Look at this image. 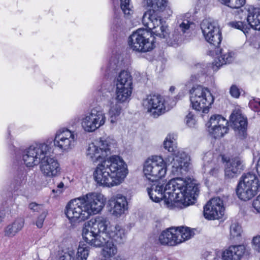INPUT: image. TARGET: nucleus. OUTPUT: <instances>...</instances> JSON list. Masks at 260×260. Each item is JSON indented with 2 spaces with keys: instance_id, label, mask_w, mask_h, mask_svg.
I'll return each mask as SVG.
<instances>
[{
  "instance_id": "1",
  "label": "nucleus",
  "mask_w": 260,
  "mask_h": 260,
  "mask_svg": "<svg viewBox=\"0 0 260 260\" xmlns=\"http://www.w3.org/2000/svg\"><path fill=\"white\" fill-rule=\"evenodd\" d=\"M82 237L91 246H103L102 254L105 257H110L117 253V248L112 240L120 243L125 235L124 230L120 225L112 224L107 217L98 216L84 224Z\"/></svg>"
},
{
  "instance_id": "2",
  "label": "nucleus",
  "mask_w": 260,
  "mask_h": 260,
  "mask_svg": "<svg viewBox=\"0 0 260 260\" xmlns=\"http://www.w3.org/2000/svg\"><path fill=\"white\" fill-rule=\"evenodd\" d=\"M198 184L186 182L180 178L170 180L164 187L162 185L153 184L147 188L150 199L153 202H161V206L169 209H182L190 205L199 193Z\"/></svg>"
},
{
  "instance_id": "3",
  "label": "nucleus",
  "mask_w": 260,
  "mask_h": 260,
  "mask_svg": "<svg viewBox=\"0 0 260 260\" xmlns=\"http://www.w3.org/2000/svg\"><path fill=\"white\" fill-rule=\"evenodd\" d=\"M53 153L52 140L47 139L42 142L33 143L23 152L22 160L27 167L40 164V171L46 177L53 178L60 172L57 160L51 156Z\"/></svg>"
},
{
  "instance_id": "4",
  "label": "nucleus",
  "mask_w": 260,
  "mask_h": 260,
  "mask_svg": "<svg viewBox=\"0 0 260 260\" xmlns=\"http://www.w3.org/2000/svg\"><path fill=\"white\" fill-rule=\"evenodd\" d=\"M127 173V165L122 158L113 155L97 165L93 177L99 185L110 187L121 183Z\"/></svg>"
},
{
  "instance_id": "5",
  "label": "nucleus",
  "mask_w": 260,
  "mask_h": 260,
  "mask_svg": "<svg viewBox=\"0 0 260 260\" xmlns=\"http://www.w3.org/2000/svg\"><path fill=\"white\" fill-rule=\"evenodd\" d=\"M259 186V179L255 173H244L236 188L237 195L241 200L248 201L257 193Z\"/></svg>"
},
{
  "instance_id": "6",
  "label": "nucleus",
  "mask_w": 260,
  "mask_h": 260,
  "mask_svg": "<svg viewBox=\"0 0 260 260\" xmlns=\"http://www.w3.org/2000/svg\"><path fill=\"white\" fill-rule=\"evenodd\" d=\"M189 93L192 108L204 113H208L214 101L209 89L201 85H197L192 87Z\"/></svg>"
},
{
  "instance_id": "7",
  "label": "nucleus",
  "mask_w": 260,
  "mask_h": 260,
  "mask_svg": "<svg viewBox=\"0 0 260 260\" xmlns=\"http://www.w3.org/2000/svg\"><path fill=\"white\" fill-rule=\"evenodd\" d=\"M152 33L146 29L140 28L134 32L129 37L128 45L134 51L138 52L150 51L153 48Z\"/></svg>"
},
{
  "instance_id": "8",
  "label": "nucleus",
  "mask_w": 260,
  "mask_h": 260,
  "mask_svg": "<svg viewBox=\"0 0 260 260\" xmlns=\"http://www.w3.org/2000/svg\"><path fill=\"white\" fill-rule=\"evenodd\" d=\"M52 140V146L62 152H67L72 149L76 145L77 134L67 128L57 130Z\"/></svg>"
},
{
  "instance_id": "9",
  "label": "nucleus",
  "mask_w": 260,
  "mask_h": 260,
  "mask_svg": "<svg viewBox=\"0 0 260 260\" xmlns=\"http://www.w3.org/2000/svg\"><path fill=\"white\" fill-rule=\"evenodd\" d=\"M167 172L166 164L161 156H155L147 159L144 165L143 172L146 178L154 182L165 176Z\"/></svg>"
},
{
  "instance_id": "10",
  "label": "nucleus",
  "mask_w": 260,
  "mask_h": 260,
  "mask_svg": "<svg viewBox=\"0 0 260 260\" xmlns=\"http://www.w3.org/2000/svg\"><path fill=\"white\" fill-rule=\"evenodd\" d=\"M106 120L103 109L97 106L84 115L81 120V126L85 132H93L103 125Z\"/></svg>"
},
{
  "instance_id": "11",
  "label": "nucleus",
  "mask_w": 260,
  "mask_h": 260,
  "mask_svg": "<svg viewBox=\"0 0 260 260\" xmlns=\"http://www.w3.org/2000/svg\"><path fill=\"white\" fill-rule=\"evenodd\" d=\"M200 26L206 41L212 48L219 46L222 36L218 23L210 18L205 19L202 21Z\"/></svg>"
},
{
  "instance_id": "12",
  "label": "nucleus",
  "mask_w": 260,
  "mask_h": 260,
  "mask_svg": "<svg viewBox=\"0 0 260 260\" xmlns=\"http://www.w3.org/2000/svg\"><path fill=\"white\" fill-rule=\"evenodd\" d=\"M65 214L71 222L85 221L89 217L81 197L71 200L68 203Z\"/></svg>"
},
{
  "instance_id": "13",
  "label": "nucleus",
  "mask_w": 260,
  "mask_h": 260,
  "mask_svg": "<svg viewBox=\"0 0 260 260\" xmlns=\"http://www.w3.org/2000/svg\"><path fill=\"white\" fill-rule=\"evenodd\" d=\"M229 24L231 27L242 30L245 35L251 28L260 30V9L256 8L248 9L247 23L242 21H232Z\"/></svg>"
},
{
  "instance_id": "14",
  "label": "nucleus",
  "mask_w": 260,
  "mask_h": 260,
  "mask_svg": "<svg viewBox=\"0 0 260 260\" xmlns=\"http://www.w3.org/2000/svg\"><path fill=\"white\" fill-rule=\"evenodd\" d=\"M142 106L154 117H157L166 111L164 98L158 94H150L144 99Z\"/></svg>"
},
{
  "instance_id": "15",
  "label": "nucleus",
  "mask_w": 260,
  "mask_h": 260,
  "mask_svg": "<svg viewBox=\"0 0 260 260\" xmlns=\"http://www.w3.org/2000/svg\"><path fill=\"white\" fill-rule=\"evenodd\" d=\"M89 216L99 213L105 206L106 199L102 194L90 192L81 197Z\"/></svg>"
},
{
  "instance_id": "16",
  "label": "nucleus",
  "mask_w": 260,
  "mask_h": 260,
  "mask_svg": "<svg viewBox=\"0 0 260 260\" xmlns=\"http://www.w3.org/2000/svg\"><path fill=\"white\" fill-rule=\"evenodd\" d=\"M111 145L107 140L101 139L100 141L89 144L86 150L87 156L93 162L107 157L111 153Z\"/></svg>"
},
{
  "instance_id": "17",
  "label": "nucleus",
  "mask_w": 260,
  "mask_h": 260,
  "mask_svg": "<svg viewBox=\"0 0 260 260\" xmlns=\"http://www.w3.org/2000/svg\"><path fill=\"white\" fill-rule=\"evenodd\" d=\"M147 14H145L143 18V22L147 30H153L152 32L156 36L161 38H165L168 35V28L162 24V19L155 14L149 15L146 21Z\"/></svg>"
},
{
  "instance_id": "18",
  "label": "nucleus",
  "mask_w": 260,
  "mask_h": 260,
  "mask_svg": "<svg viewBox=\"0 0 260 260\" xmlns=\"http://www.w3.org/2000/svg\"><path fill=\"white\" fill-rule=\"evenodd\" d=\"M165 162L166 167L172 165V172L177 174H182L188 166L187 155L183 151H178L176 153L168 156Z\"/></svg>"
},
{
  "instance_id": "19",
  "label": "nucleus",
  "mask_w": 260,
  "mask_h": 260,
  "mask_svg": "<svg viewBox=\"0 0 260 260\" xmlns=\"http://www.w3.org/2000/svg\"><path fill=\"white\" fill-rule=\"evenodd\" d=\"M224 208L222 201L218 197L212 198L204 207V215L208 219L220 218L223 214Z\"/></svg>"
},
{
  "instance_id": "20",
  "label": "nucleus",
  "mask_w": 260,
  "mask_h": 260,
  "mask_svg": "<svg viewBox=\"0 0 260 260\" xmlns=\"http://www.w3.org/2000/svg\"><path fill=\"white\" fill-rule=\"evenodd\" d=\"M218 47H216L211 50L212 55L216 56L213 62L214 70H217L223 64L232 62L235 58L234 52L226 48H219Z\"/></svg>"
},
{
  "instance_id": "21",
  "label": "nucleus",
  "mask_w": 260,
  "mask_h": 260,
  "mask_svg": "<svg viewBox=\"0 0 260 260\" xmlns=\"http://www.w3.org/2000/svg\"><path fill=\"white\" fill-rule=\"evenodd\" d=\"M191 24V23L186 19L178 20V26L172 34L169 41L171 46L178 45L182 42L184 39L183 34L189 29Z\"/></svg>"
},
{
  "instance_id": "22",
  "label": "nucleus",
  "mask_w": 260,
  "mask_h": 260,
  "mask_svg": "<svg viewBox=\"0 0 260 260\" xmlns=\"http://www.w3.org/2000/svg\"><path fill=\"white\" fill-rule=\"evenodd\" d=\"M244 245H231L222 252V260H241L245 252Z\"/></svg>"
},
{
  "instance_id": "23",
  "label": "nucleus",
  "mask_w": 260,
  "mask_h": 260,
  "mask_svg": "<svg viewBox=\"0 0 260 260\" xmlns=\"http://www.w3.org/2000/svg\"><path fill=\"white\" fill-rule=\"evenodd\" d=\"M158 241L163 245L173 246L178 244L175 228L172 227L162 231L159 236Z\"/></svg>"
},
{
  "instance_id": "24",
  "label": "nucleus",
  "mask_w": 260,
  "mask_h": 260,
  "mask_svg": "<svg viewBox=\"0 0 260 260\" xmlns=\"http://www.w3.org/2000/svg\"><path fill=\"white\" fill-rule=\"evenodd\" d=\"M111 202L113 203V206L111 210L113 215L118 217L124 213L127 205L126 199L125 197L121 194H117L113 201H111Z\"/></svg>"
},
{
  "instance_id": "25",
  "label": "nucleus",
  "mask_w": 260,
  "mask_h": 260,
  "mask_svg": "<svg viewBox=\"0 0 260 260\" xmlns=\"http://www.w3.org/2000/svg\"><path fill=\"white\" fill-rule=\"evenodd\" d=\"M243 169V166L240 160L232 159L226 163L225 176L228 178H233L237 176V174L240 173Z\"/></svg>"
},
{
  "instance_id": "26",
  "label": "nucleus",
  "mask_w": 260,
  "mask_h": 260,
  "mask_svg": "<svg viewBox=\"0 0 260 260\" xmlns=\"http://www.w3.org/2000/svg\"><path fill=\"white\" fill-rule=\"evenodd\" d=\"M122 61L120 60L119 56L115 55L112 56L105 67H102V71L104 70V74L105 76H109L114 74L117 71L122 67Z\"/></svg>"
},
{
  "instance_id": "27",
  "label": "nucleus",
  "mask_w": 260,
  "mask_h": 260,
  "mask_svg": "<svg viewBox=\"0 0 260 260\" xmlns=\"http://www.w3.org/2000/svg\"><path fill=\"white\" fill-rule=\"evenodd\" d=\"M120 103L114 102L113 98H111L107 102V106L109 107L108 115L111 123H115L121 112V107Z\"/></svg>"
},
{
  "instance_id": "28",
  "label": "nucleus",
  "mask_w": 260,
  "mask_h": 260,
  "mask_svg": "<svg viewBox=\"0 0 260 260\" xmlns=\"http://www.w3.org/2000/svg\"><path fill=\"white\" fill-rule=\"evenodd\" d=\"M230 120L233 123L235 129L244 132L247 126V119L239 111H234L230 116Z\"/></svg>"
},
{
  "instance_id": "29",
  "label": "nucleus",
  "mask_w": 260,
  "mask_h": 260,
  "mask_svg": "<svg viewBox=\"0 0 260 260\" xmlns=\"http://www.w3.org/2000/svg\"><path fill=\"white\" fill-rule=\"evenodd\" d=\"M24 225V220L22 218H18L12 223L8 224L4 229L5 236L9 238L14 237L22 229Z\"/></svg>"
},
{
  "instance_id": "30",
  "label": "nucleus",
  "mask_w": 260,
  "mask_h": 260,
  "mask_svg": "<svg viewBox=\"0 0 260 260\" xmlns=\"http://www.w3.org/2000/svg\"><path fill=\"white\" fill-rule=\"evenodd\" d=\"M116 87H133L132 77L130 73L126 71H121L116 78Z\"/></svg>"
},
{
  "instance_id": "31",
  "label": "nucleus",
  "mask_w": 260,
  "mask_h": 260,
  "mask_svg": "<svg viewBox=\"0 0 260 260\" xmlns=\"http://www.w3.org/2000/svg\"><path fill=\"white\" fill-rule=\"evenodd\" d=\"M133 87H116L115 100L118 103H123L128 101L132 93Z\"/></svg>"
},
{
  "instance_id": "32",
  "label": "nucleus",
  "mask_w": 260,
  "mask_h": 260,
  "mask_svg": "<svg viewBox=\"0 0 260 260\" xmlns=\"http://www.w3.org/2000/svg\"><path fill=\"white\" fill-rule=\"evenodd\" d=\"M175 229L178 244L190 239L194 234L193 230L188 227L180 226Z\"/></svg>"
},
{
  "instance_id": "33",
  "label": "nucleus",
  "mask_w": 260,
  "mask_h": 260,
  "mask_svg": "<svg viewBox=\"0 0 260 260\" xmlns=\"http://www.w3.org/2000/svg\"><path fill=\"white\" fill-rule=\"evenodd\" d=\"M206 125L208 128L216 126H228V121L221 115H214L210 117Z\"/></svg>"
},
{
  "instance_id": "34",
  "label": "nucleus",
  "mask_w": 260,
  "mask_h": 260,
  "mask_svg": "<svg viewBox=\"0 0 260 260\" xmlns=\"http://www.w3.org/2000/svg\"><path fill=\"white\" fill-rule=\"evenodd\" d=\"M221 158V160L223 159V156H218V158L215 160V156L213 152L211 151H208L205 153L203 157V169L204 172L205 173L207 171L208 167L213 165L214 162H216L217 160H219Z\"/></svg>"
},
{
  "instance_id": "35",
  "label": "nucleus",
  "mask_w": 260,
  "mask_h": 260,
  "mask_svg": "<svg viewBox=\"0 0 260 260\" xmlns=\"http://www.w3.org/2000/svg\"><path fill=\"white\" fill-rule=\"evenodd\" d=\"M148 7L153 11H162L167 5V0H146Z\"/></svg>"
},
{
  "instance_id": "36",
  "label": "nucleus",
  "mask_w": 260,
  "mask_h": 260,
  "mask_svg": "<svg viewBox=\"0 0 260 260\" xmlns=\"http://www.w3.org/2000/svg\"><path fill=\"white\" fill-rule=\"evenodd\" d=\"M89 247L86 244L80 243L79 245L76 257H74L73 252V260H87L89 255Z\"/></svg>"
},
{
  "instance_id": "37",
  "label": "nucleus",
  "mask_w": 260,
  "mask_h": 260,
  "mask_svg": "<svg viewBox=\"0 0 260 260\" xmlns=\"http://www.w3.org/2000/svg\"><path fill=\"white\" fill-rule=\"evenodd\" d=\"M229 131L228 126H216L215 127L208 128L210 134L215 139L223 137Z\"/></svg>"
},
{
  "instance_id": "38",
  "label": "nucleus",
  "mask_w": 260,
  "mask_h": 260,
  "mask_svg": "<svg viewBox=\"0 0 260 260\" xmlns=\"http://www.w3.org/2000/svg\"><path fill=\"white\" fill-rule=\"evenodd\" d=\"M221 160H217L216 162H214L213 165L208 167L206 173L207 172L211 176L217 177L222 171Z\"/></svg>"
},
{
  "instance_id": "39",
  "label": "nucleus",
  "mask_w": 260,
  "mask_h": 260,
  "mask_svg": "<svg viewBox=\"0 0 260 260\" xmlns=\"http://www.w3.org/2000/svg\"><path fill=\"white\" fill-rule=\"evenodd\" d=\"M173 138L171 135H168L164 142V147L169 152L173 153L172 154L176 153V146Z\"/></svg>"
},
{
  "instance_id": "40",
  "label": "nucleus",
  "mask_w": 260,
  "mask_h": 260,
  "mask_svg": "<svg viewBox=\"0 0 260 260\" xmlns=\"http://www.w3.org/2000/svg\"><path fill=\"white\" fill-rule=\"evenodd\" d=\"M241 226L237 222L233 223L230 226V238L234 239L241 236Z\"/></svg>"
},
{
  "instance_id": "41",
  "label": "nucleus",
  "mask_w": 260,
  "mask_h": 260,
  "mask_svg": "<svg viewBox=\"0 0 260 260\" xmlns=\"http://www.w3.org/2000/svg\"><path fill=\"white\" fill-rule=\"evenodd\" d=\"M121 2V10L125 17L128 18L130 16L133 11L129 7L130 0H120Z\"/></svg>"
},
{
  "instance_id": "42",
  "label": "nucleus",
  "mask_w": 260,
  "mask_h": 260,
  "mask_svg": "<svg viewBox=\"0 0 260 260\" xmlns=\"http://www.w3.org/2000/svg\"><path fill=\"white\" fill-rule=\"evenodd\" d=\"M245 3V0H229L227 6L232 9H239Z\"/></svg>"
},
{
  "instance_id": "43",
  "label": "nucleus",
  "mask_w": 260,
  "mask_h": 260,
  "mask_svg": "<svg viewBox=\"0 0 260 260\" xmlns=\"http://www.w3.org/2000/svg\"><path fill=\"white\" fill-rule=\"evenodd\" d=\"M250 107L254 111L260 112V99H254L249 102Z\"/></svg>"
},
{
  "instance_id": "44",
  "label": "nucleus",
  "mask_w": 260,
  "mask_h": 260,
  "mask_svg": "<svg viewBox=\"0 0 260 260\" xmlns=\"http://www.w3.org/2000/svg\"><path fill=\"white\" fill-rule=\"evenodd\" d=\"M29 208L32 212H43V206L41 204H37L35 203H31L29 205Z\"/></svg>"
},
{
  "instance_id": "45",
  "label": "nucleus",
  "mask_w": 260,
  "mask_h": 260,
  "mask_svg": "<svg viewBox=\"0 0 260 260\" xmlns=\"http://www.w3.org/2000/svg\"><path fill=\"white\" fill-rule=\"evenodd\" d=\"M46 216V213L45 211H43L38 217L36 223V224L38 228H41L43 226V222Z\"/></svg>"
},
{
  "instance_id": "46",
  "label": "nucleus",
  "mask_w": 260,
  "mask_h": 260,
  "mask_svg": "<svg viewBox=\"0 0 260 260\" xmlns=\"http://www.w3.org/2000/svg\"><path fill=\"white\" fill-rule=\"evenodd\" d=\"M185 121L186 124L189 127H191L194 125L195 120L193 118V114L191 112H189L186 115Z\"/></svg>"
},
{
  "instance_id": "47",
  "label": "nucleus",
  "mask_w": 260,
  "mask_h": 260,
  "mask_svg": "<svg viewBox=\"0 0 260 260\" xmlns=\"http://www.w3.org/2000/svg\"><path fill=\"white\" fill-rule=\"evenodd\" d=\"M230 92L231 95L235 98H239L240 94L239 89L235 85H233L231 87Z\"/></svg>"
},
{
  "instance_id": "48",
  "label": "nucleus",
  "mask_w": 260,
  "mask_h": 260,
  "mask_svg": "<svg viewBox=\"0 0 260 260\" xmlns=\"http://www.w3.org/2000/svg\"><path fill=\"white\" fill-rule=\"evenodd\" d=\"M252 206L256 211L260 213V194L254 200Z\"/></svg>"
},
{
  "instance_id": "49",
  "label": "nucleus",
  "mask_w": 260,
  "mask_h": 260,
  "mask_svg": "<svg viewBox=\"0 0 260 260\" xmlns=\"http://www.w3.org/2000/svg\"><path fill=\"white\" fill-rule=\"evenodd\" d=\"M252 241L254 249L260 252V236L254 237Z\"/></svg>"
},
{
  "instance_id": "50",
  "label": "nucleus",
  "mask_w": 260,
  "mask_h": 260,
  "mask_svg": "<svg viewBox=\"0 0 260 260\" xmlns=\"http://www.w3.org/2000/svg\"><path fill=\"white\" fill-rule=\"evenodd\" d=\"M122 19L121 16L118 14H117L116 12H115L113 24L116 26H119L122 24Z\"/></svg>"
},
{
  "instance_id": "51",
  "label": "nucleus",
  "mask_w": 260,
  "mask_h": 260,
  "mask_svg": "<svg viewBox=\"0 0 260 260\" xmlns=\"http://www.w3.org/2000/svg\"><path fill=\"white\" fill-rule=\"evenodd\" d=\"M73 252L65 253L60 256L58 260H73Z\"/></svg>"
},
{
  "instance_id": "52",
  "label": "nucleus",
  "mask_w": 260,
  "mask_h": 260,
  "mask_svg": "<svg viewBox=\"0 0 260 260\" xmlns=\"http://www.w3.org/2000/svg\"><path fill=\"white\" fill-rule=\"evenodd\" d=\"M64 184L63 182H60L57 186L56 188L53 189L52 192L57 194H60L62 192Z\"/></svg>"
},
{
  "instance_id": "53",
  "label": "nucleus",
  "mask_w": 260,
  "mask_h": 260,
  "mask_svg": "<svg viewBox=\"0 0 260 260\" xmlns=\"http://www.w3.org/2000/svg\"><path fill=\"white\" fill-rule=\"evenodd\" d=\"M142 260H158L155 256L148 255L143 256Z\"/></svg>"
},
{
  "instance_id": "54",
  "label": "nucleus",
  "mask_w": 260,
  "mask_h": 260,
  "mask_svg": "<svg viewBox=\"0 0 260 260\" xmlns=\"http://www.w3.org/2000/svg\"><path fill=\"white\" fill-rule=\"evenodd\" d=\"M199 75H191V77H190V81L192 82H196L198 80V79H199Z\"/></svg>"
},
{
  "instance_id": "55",
  "label": "nucleus",
  "mask_w": 260,
  "mask_h": 260,
  "mask_svg": "<svg viewBox=\"0 0 260 260\" xmlns=\"http://www.w3.org/2000/svg\"><path fill=\"white\" fill-rule=\"evenodd\" d=\"M219 2H220L222 4L227 6L228 2L229 0H218Z\"/></svg>"
},
{
  "instance_id": "56",
  "label": "nucleus",
  "mask_w": 260,
  "mask_h": 260,
  "mask_svg": "<svg viewBox=\"0 0 260 260\" xmlns=\"http://www.w3.org/2000/svg\"><path fill=\"white\" fill-rule=\"evenodd\" d=\"M207 260H219V258L217 257V256H214L213 259H210L209 257H207Z\"/></svg>"
},
{
  "instance_id": "57",
  "label": "nucleus",
  "mask_w": 260,
  "mask_h": 260,
  "mask_svg": "<svg viewBox=\"0 0 260 260\" xmlns=\"http://www.w3.org/2000/svg\"><path fill=\"white\" fill-rule=\"evenodd\" d=\"M25 178V176L22 175L21 177L20 178V181H19V183H20V181L24 180Z\"/></svg>"
},
{
  "instance_id": "58",
  "label": "nucleus",
  "mask_w": 260,
  "mask_h": 260,
  "mask_svg": "<svg viewBox=\"0 0 260 260\" xmlns=\"http://www.w3.org/2000/svg\"><path fill=\"white\" fill-rule=\"evenodd\" d=\"M203 1H204V0H199V3L201 5H205L206 4H205V3L204 4V3L203 2Z\"/></svg>"
},
{
  "instance_id": "59",
  "label": "nucleus",
  "mask_w": 260,
  "mask_h": 260,
  "mask_svg": "<svg viewBox=\"0 0 260 260\" xmlns=\"http://www.w3.org/2000/svg\"><path fill=\"white\" fill-rule=\"evenodd\" d=\"M175 90V87H173V86H172L170 87V90L171 91H173Z\"/></svg>"
},
{
  "instance_id": "60",
  "label": "nucleus",
  "mask_w": 260,
  "mask_h": 260,
  "mask_svg": "<svg viewBox=\"0 0 260 260\" xmlns=\"http://www.w3.org/2000/svg\"><path fill=\"white\" fill-rule=\"evenodd\" d=\"M8 135H9V136H10V133L9 131L8 132Z\"/></svg>"
}]
</instances>
